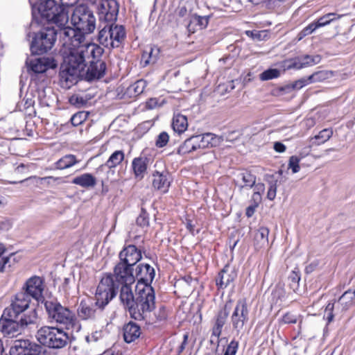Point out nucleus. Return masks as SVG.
Instances as JSON below:
<instances>
[{"label":"nucleus","mask_w":355,"mask_h":355,"mask_svg":"<svg viewBox=\"0 0 355 355\" xmlns=\"http://www.w3.org/2000/svg\"><path fill=\"white\" fill-rule=\"evenodd\" d=\"M105 71V64L100 60V57L94 59L91 58L80 78L85 77L89 80L100 78L104 75Z\"/></svg>","instance_id":"ddd939ff"},{"label":"nucleus","mask_w":355,"mask_h":355,"mask_svg":"<svg viewBox=\"0 0 355 355\" xmlns=\"http://www.w3.org/2000/svg\"><path fill=\"white\" fill-rule=\"evenodd\" d=\"M208 21L209 19L207 17L193 16L187 26L188 31L190 33H194L196 31V28H191L192 25L198 26L199 29H203L207 27Z\"/></svg>","instance_id":"58836bf2"},{"label":"nucleus","mask_w":355,"mask_h":355,"mask_svg":"<svg viewBox=\"0 0 355 355\" xmlns=\"http://www.w3.org/2000/svg\"><path fill=\"white\" fill-rule=\"evenodd\" d=\"M146 87V82L142 79L130 85L127 89V93L130 96H137L143 93Z\"/></svg>","instance_id":"4c0bfd02"},{"label":"nucleus","mask_w":355,"mask_h":355,"mask_svg":"<svg viewBox=\"0 0 355 355\" xmlns=\"http://www.w3.org/2000/svg\"><path fill=\"white\" fill-rule=\"evenodd\" d=\"M12 261H15L13 254L10 257H0V272L6 271L7 266L10 268L11 267Z\"/></svg>","instance_id":"09e8293b"},{"label":"nucleus","mask_w":355,"mask_h":355,"mask_svg":"<svg viewBox=\"0 0 355 355\" xmlns=\"http://www.w3.org/2000/svg\"><path fill=\"white\" fill-rule=\"evenodd\" d=\"M269 230L267 227H261L258 230L256 234V238L260 239V241L263 245L268 243Z\"/></svg>","instance_id":"3c124183"},{"label":"nucleus","mask_w":355,"mask_h":355,"mask_svg":"<svg viewBox=\"0 0 355 355\" xmlns=\"http://www.w3.org/2000/svg\"><path fill=\"white\" fill-rule=\"evenodd\" d=\"M88 114L85 112H78L74 114L71 118L73 125L77 126L83 123L87 118Z\"/></svg>","instance_id":"49530a36"},{"label":"nucleus","mask_w":355,"mask_h":355,"mask_svg":"<svg viewBox=\"0 0 355 355\" xmlns=\"http://www.w3.org/2000/svg\"><path fill=\"white\" fill-rule=\"evenodd\" d=\"M78 315L83 320H94L97 315L96 311L82 301L78 309Z\"/></svg>","instance_id":"f704fd0d"},{"label":"nucleus","mask_w":355,"mask_h":355,"mask_svg":"<svg viewBox=\"0 0 355 355\" xmlns=\"http://www.w3.org/2000/svg\"><path fill=\"white\" fill-rule=\"evenodd\" d=\"M228 315L229 311L227 309V305H225L223 309L220 310L216 315L215 322L211 330V336L210 340L211 343H216L218 344L219 337L221 335L222 329L225 324Z\"/></svg>","instance_id":"dca6fc26"},{"label":"nucleus","mask_w":355,"mask_h":355,"mask_svg":"<svg viewBox=\"0 0 355 355\" xmlns=\"http://www.w3.org/2000/svg\"><path fill=\"white\" fill-rule=\"evenodd\" d=\"M37 320V313L35 309L28 311L23 313L19 320V324L22 329L27 327L28 325L34 324Z\"/></svg>","instance_id":"c9c22d12"},{"label":"nucleus","mask_w":355,"mask_h":355,"mask_svg":"<svg viewBox=\"0 0 355 355\" xmlns=\"http://www.w3.org/2000/svg\"><path fill=\"white\" fill-rule=\"evenodd\" d=\"M71 23L76 27L74 30L85 34H90L96 29V18L93 12L86 6L80 5L74 10L71 15Z\"/></svg>","instance_id":"39448f33"},{"label":"nucleus","mask_w":355,"mask_h":355,"mask_svg":"<svg viewBox=\"0 0 355 355\" xmlns=\"http://www.w3.org/2000/svg\"><path fill=\"white\" fill-rule=\"evenodd\" d=\"M253 187H254V196H258V200H261V193H263V191L265 190L264 184L262 183H258V184L255 183V184Z\"/></svg>","instance_id":"680f3d73"},{"label":"nucleus","mask_w":355,"mask_h":355,"mask_svg":"<svg viewBox=\"0 0 355 355\" xmlns=\"http://www.w3.org/2000/svg\"><path fill=\"white\" fill-rule=\"evenodd\" d=\"M62 6H73L76 4L78 0H60Z\"/></svg>","instance_id":"338daca9"},{"label":"nucleus","mask_w":355,"mask_h":355,"mask_svg":"<svg viewBox=\"0 0 355 355\" xmlns=\"http://www.w3.org/2000/svg\"><path fill=\"white\" fill-rule=\"evenodd\" d=\"M58 35L55 27H46L35 34L31 44V52L34 54H42L51 50Z\"/></svg>","instance_id":"423d86ee"},{"label":"nucleus","mask_w":355,"mask_h":355,"mask_svg":"<svg viewBox=\"0 0 355 355\" xmlns=\"http://www.w3.org/2000/svg\"><path fill=\"white\" fill-rule=\"evenodd\" d=\"M299 316L291 313H287L284 315L281 320L283 324H295L298 322Z\"/></svg>","instance_id":"4d7b16f0"},{"label":"nucleus","mask_w":355,"mask_h":355,"mask_svg":"<svg viewBox=\"0 0 355 355\" xmlns=\"http://www.w3.org/2000/svg\"><path fill=\"white\" fill-rule=\"evenodd\" d=\"M329 78V73L325 71H317L312 75L309 76V80L311 82H320Z\"/></svg>","instance_id":"8fccbe9b"},{"label":"nucleus","mask_w":355,"mask_h":355,"mask_svg":"<svg viewBox=\"0 0 355 355\" xmlns=\"http://www.w3.org/2000/svg\"><path fill=\"white\" fill-rule=\"evenodd\" d=\"M137 224L141 227H146L149 224V218L148 214L144 209L141 210V214L137 218Z\"/></svg>","instance_id":"5fc2aeb1"},{"label":"nucleus","mask_w":355,"mask_h":355,"mask_svg":"<svg viewBox=\"0 0 355 355\" xmlns=\"http://www.w3.org/2000/svg\"><path fill=\"white\" fill-rule=\"evenodd\" d=\"M193 137L197 149L212 147L216 145L217 141V138L211 133H205Z\"/></svg>","instance_id":"bb28decb"},{"label":"nucleus","mask_w":355,"mask_h":355,"mask_svg":"<svg viewBox=\"0 0 355 355\" xmlns=\"http://www.w3.org/2000/svg\"><path fill=\"white\" fill-rule=\"evenodd\" d=\"M274 149L277 153H284L286 148L284 144L281 142H275L274 144Z\"/></svg>","instance_id":"0e129e2a"},{"label":"nucleus","mask_w":355,"mask_h":355,"mask_svg":"<svg viewBox=\"0 0 355 355\" xmlns=\"http://www.w3.org/2000/svg\"><path fill=\"white\" fill-rule=\"evenodd\" d=\"M112 275L103 277L96 292V304L103 308L115 296V289L118 287Z\"/></svg>","instance_id":"0eeeda50"},{"label":"nucleus","mask_w":355,"mask_h":355,"mask_svg":"<svg viewBox=\"0 0 355 355\" xmlns=\"http://www.w3.org/2000/svg\"><path fill=\"white\" fill-rule=\"evenodd\" d=\"M159 50L155 46L147 48L142 54L141 62L144 67L154 64L157 59Z\"/></svg>","instance_id":"473e14b6"},{"label":"nucleus","mask_w":355,"mask_h":355,"mask_svg":"<svg viewBox=\"0 0 355 355\" xmlns=\"http://www.w3.org/2000/svg\"><path fill=\"white\" fill-rule=\"evenodd\" d=\"M26 293L31 297L39 300L42 297V293L44 288V282L41 277L33 276L29 278L25 286Z\"/></svg>","instance_id":"f3484780"},{"label":"nucleus","mask_w":355,"mask_h":355,"mask_svg":"<svg viewBox=\"0 0 355 355\" xmlns=\"http://www.w3.org/2000/svg\"><path fill=\"white\" fill-rule=\"evenodd\" d=\"M44 306L51 322L63 325L68 330L80 331V325L74 313L69 309L61 305L57 300H46Z\"/></svg>","instance_id":"7ed1b4c3"},{"label":"nucleus","mask_w":355,"mask_h":355,"mask_svg":"<svg viewBox=\"0 0 355 355\" xmlns=\"http://www.w3.org/2000/svg\"><path fill=\"white\" fill-rule=\"evenodd\" d=\"M172 128L178 134L184 132L188 128L187 116L180 113H175L172 120Z\"/></svg>","instance_id":"c85d7f7f"},{"label":"nucleus","mask_w":355,"mask_h":355,"mask_svg":"<svg viewBox=\"0 0 355 355\" xmlns=\"http://www.w3.org/2000/svg\"><path fill=\"white\" fill-rule=\"evenodd\" d=\"M97 14L100 22L99 28L103 24L114 23L119 14V4L116 0H101L97 6Z\"/></svg>","instance_id":"9d476101"},{"label":"nucleus","mask_w":355,"mask_h":355,"mask_svg":"<svg viewBox=\"0 0 355 355\" xmlns=\"http://www.w3.org/2000/svg\"><path fill=\"white\" fill-rule=\"evenodd\" d=\"M55 327L49 326H44L39 329L36 334L37 341L46 347H49V343L51 340L52 334L55 332Z\"/></svg>","instance_id":"2f4dec72"},{"label":"nucleus","mask_w":355,"mask_h":355,"mask_svg":"<svg viewBox=\"0 0 355 355\" xmlns=\"http://www.w3.org/2000/svg\"><path fill=\"white\" fill-rule=\"evenodd\" d=\"M155 270L149 264H140L137 268V276L139 278L138 284L150 285L155 277Z\"/></svg>","instance_id":"5701e85b"},{"label":"nucleus","mask_w":355,"mask_h":355,"mask_svg":"<svg viewBox=\"0 0 355 355\" xmlns=\"http://www.w3.org/2000/svg\"><path fill=\"white\" fill-rule=\"evenodd\" d=\"M119 258L121 262L132 267L141 259V253L135 245H129L120 252Z\"/></svg>","instance_id":"6ab92c4d"},{"label":"nucleus","mask_w":355,"mask_h":355,"mask_svg":"<svg viewBox=\"0 0 355 355\" xmlns=\"http://www.w3.org/2000/svg\"><path fill=\"white\" fill-rule=\"evenodd\" d=\"M124 159V153L122 150L114 151L107 162L99 166L98 170L104 171L106 168L112 169L119 166Z\"/></svg>","instance_id":"c756f323"},{"label":"nucleus","mask_w":355,"mask_h":355,"mask_svg":"<svg viewBox=\"0 0 355 355\" xmlns=\"http://www.w3.org/2000/svg\"><path fill=\"white\" fill-rule=\"evenodd\" d=\"M98 41L107 49L119 47L125 41L126 32L122 25L114 23L106 24L100 28Z\"/></svg>","instance_id":"20e7f679"},{"label":"nucleus","mask_w":355,"mask_h":355,"mask_svg":"<svg viewBox=\"0 0 355 355\" xmlns=\"http://www.w3.org/2000/svg\"><path fill=\"white\" fill-rule=\"evenodd\" d=\"M150 161L146 157H139L133 159L132 166L136 178L141 180L144 177Z\"/></svg>","instance_id":"a878e982"},{"label":"nucleus","mask_w":355,"mask_h":355,"mask_svg":"<svg viewBox=\"0 0 355 355\" xmlns=\"http://www.w3.org/2000/svg\"><path fill=\"white\" fill-rule=\"evenodd\" d=\"M332 135L333 130L331 128L323 129L315 136L309 138L310 146H320L327 141Z\"/></svg>","instance_id":"7c9ffc66"},{"label":"nucleus","mask_w":355,"mask_h":355,"mask_svg":"<svg viewBox=\"0 0 355 355\" xmlns=\"http://www.w3.org/2000/svg\"><path fill=\"white\" fill-rule=\"evenodd\" d=\"M54 331L49 343V347L60 349L65 347L69 340L68 334L57 327H55Z\"/></svg>","instance_id":"b1692460"},{"label":"nucleus","mask_w":355,"mask_h":355,"mask_svg":"<svg viewBox=\"0 0 355 355\" xmlns=\"http://www.w3.org/2000/svg\"><path fill=\"white\" fill-rule=\"evenodd\" d=\"M312 146H310V143L309 144V146L306 148H304V149H302L300 153V159H302L304 157H305L306 155H308L309 154V152L311 150V148Z\"/></svg>","instance_id":"774afa93"},{"label":"nucleus","mask_w":355,"mask_h":355,"mask_svg":"<svg viewBox=\"0 0 355 355\" xmlns=\"http://www.w3.org/2000/svg\"><path fill=\"white\" fill-rule=\"evenodd\" d=\"M158 106V101L157 98H150L146 102V107L148 109H154Z\"/></svg>","instance_id":"69168bd1"},{"label":"nucleus","mask_w":355,"mask_h":355,"mask_svg":"<svg viewBox=\"0 0 355 355\" xmlns=\"http://www.w3.org/2000/svg\"><path fill=\"white\" fill-rule=\"evenodd\" d=\"M236 276L237 274L234 268L230 266H225L216 279V285L220 288H225L236 279Z\"/></svg>","instance_id":"aec40b11"},{"label":"nucleus","mask_w":355,"mask_h":355,"mask_svg":"<svg viewBox=\"0 0 355 355\" xmlns=\"http://www.w3.org/2000/svg\"><path fill=\"white\" fill-rule=\"evenodd\" d=\"M10 355H37V349L35 344L28 340H16L10 350Z\"/></svg>","instance_id":"a211bd4d"},{"label":"nucleus","mask_w":355,"mask_h":355,"mask_svg":"<svg viewBox=\"0 0 355 355\" xmlns=\"http://www.w3.org/2000/svg\"><path fill=\"white\" fill-rule=\"evenodd\" d=\"M340 15H338L334 12H329L327 13L322 17H320L315 22L318 28L320 27H323L324 26H327L329 24L331 21H334V20L340 18Z\"/></svg>","instance_id":"a19ab883"},{"label":"nucleus","mask_w":355,"mask_h":355,"mask_svg":"<svg viewBox=\"0 0 355 355\" xmlns=\"http://www.w3.org/2000/svg\"><path fill=\"white\" fill-rule=\"evenodd\" d=\"M300 58L302 59L303 68L316 64L319 63L321 60L320 55L311 56V55H306L304 56H300Z\"/></svg>","instance_id":"37998d69"},{"label":"nucleus","mask_w":355,"mask_h":355,"mask_svg":"<svg viewBox=\"0 0 355 355\" xmlns=\"http://www.w3.org/2000/svg\"><path fill=\"white\" fill-rule=\"evenodd\" d=\"M290 282V287L294 291L297 292L299 288V282L300 280V275L298 272L292 271L288 276Z\"/></svg>","instance_id":"c03bdc74"},{"label":"nucleus","mask_w":355,"mask_h":355,"mask_svg":"<svg viewBox=\"0 0 355 355\" xmlns=\"http://www.w3.org/2000/svg\"><path fill=\"white\" fill-rule=\"evenodd\" d=\"M135 303L130 310L132 318L136 320H145L151 322L153 320L152 312L155 309V291L150 285L137 284Z\"/></svg>","instance_id":"f03ea898"},{"label":"nucleus","mask_w":355,"mask_h":355,"mask_svg":"<svg viewBox=\"0 0 355 355\" xmlns=\"http://www.w3.org/2000/svg\"><path fill=\"white\" fill-rule=\"evenodd\" d=\"M286 62L288 63V65H286V68L288 69H302V62L300 57H297L294 59L286 60Z\"/></svg>","instance_id":"6e6d98bb"},{"label":"nucleus","mask_w":355,"mask_h":355,"mask_svg":"<svg viewBox=\"0 0 355 355\" xmlns=\"http://www.w3.org/2000/svg\"><path fill=\"white\" fill-rule=\"evenodd\" d=\"M18 316L6 317L5 311H3L1 318L0 319V330L1 331L10 337H14L20 334L22 329L19 322L17 320Z\"/></svg>","instance_id":"2eb2a0df"},{"label":"nucleus","mask_w":355,"mask_h":355,"mask_svg":"<svg viewBox=\"0 0 355 355\" xmlns=\"http://www.w3.org/2000/svg\"><path fill=\"white\" fill-rule=\"evenodd\" d=\"M239 343L235 340H232L225 349L224 355H236Z\"/></svg>","instance_id":"13d9d810"},{"label":"nucleus","mask_w":355,"mask_h":355,"mask_svg":"<svg viewBox=\"0 0 355 355\" xmlns=\"http://www.w3.org/2000/svg\"><path fill=\"white\" fill-rule=\"evenodd\" d=\"M234 181L240 189H250L256 183V176L248 171H243L236 174Z\"/></svg>","instance_id":"412c9836"},{"label":"nucleus","mask_w":355,"mask_h":355,"mask_svg":"<svg viewBox=\"0 0 355 355\" xmlns=\"http://www.w3.org/2000/svg\"><path fill=\"white\" fill-rule=\"evenodd\" d=\"M318 28V26L315 21L311 23L307 26L304 28L297 35V40L298 41L301 40L304 37L311 34L313 33L316 29Z\"/></svg>","instance_id":"de8ad7c7"},{"label":"nucleus","mask_w":355,"mask_h":355,"mask_svg":"<svg viewBox=\"0 0 355 355\" xmlns=\"http://www.w3.org/2000/svg\"><path fill=\"white\" fill-rule=\"evenodd\" d=\"M114 276L116 282L121 284H133L135 282L132 272V267L124 262H119L116 265L114 270Z\"/></svg>","instance_id":"4468645a"},{"label":"nucleus","mask_w":355,"mask_h":355,"mask_svg":"<svg viewBox=\"0 0 355 355\" xmlns=\"http://www.w3.org/2000/svg\"><path fill=\"white\" fill-rule=\"evenodd\" d=\"M30 302L31 298L28 294L24 292L17 293L10 306L3 311L6 317L19 316L29 308Z\"/></svg>","instance_id":"9b49d317"},{"label":"nucleus","mask_w":355,"mask_h":355,"mask_svg":"<svg viewBox=\"0 0 355 355\" xmlns=\"http://www.w3.org/2000/svg\"><path fill=\"white\" fill-rule=\"evenodd\" d=\"M132 284H123L119 295L121 304L129 313L136 301V298H135L132 292Z\"/></svg>","instance_id":"4be33fe9"},{"label":"nucleus","mask_w":355,"mask_h":355,"mask_svg":"<svg viewBox=\"0 0 355 355\" xmlns=\"http://www.w3.org/2000/svg\"><path fill=\"white\" fill-rule=\"evenodd\" d=\"M153 187L163 193L167 192L171 184L168 174L156 171L153 174Z\"/></svg>","instance_id":"393cba45"},{"label":"nucleus","mask_w":355,"mask_h":355,"mask_svg":"<svg viewBox=\"0 0 355 355\" xmlns=\"http://www.w3.org/2000/svg\"><path fill=\"white\" fill-rule=\"evenodd\" d=\"M195 144V140L192 136L190 138L186 139L184 142L181 146H180L178 149V153L181 155H184L186 154L197 150L198 149Z\"/></svg>","instance_id":"ea45409f"},{"label":"nucleus","mask_w":355,"mask_h":355,"mask_svg":"<svg viewBox=\"0 0 355 355\" xmlns=\"http://www.w3.org/2000/svg\"><path fill=\"white\" fill-rule=\"evenodd\" d=\"M168 313L166 308L164 306H160L153 314V320L150 323H154L157 321L165 320L167 318Z\"/></svg>","instance_id":"a18cd8bd"},{"label":"nucleus","mask_w":355,"mask_h":355,"mask_svg":"<svg viewBox=\"0 0 355 355\" xmlns=\"http://www.w3.org/2000/svg\"><path fill=\"white\" fill-rule=\"evenodd\" d=\"M60 53L64 64L60 73V80L65 87H70L78 82L92 59L101 57L103 50L98 45L86 41L85 37L74 29H65Z\"/></svg>","instance_id":"f257e3e1"},{"label":"nucleus","mask_w":355,"mask_h":355,"mask_svg":"<svg viewBox=\"0 0 355 355\" xmlns=\"http://www.w3.org/2000/svg\"><path fill=\"white\" fill-rule=\"evenodd\" d=\"M280 71L277 69H269L259 75V78L261 80H269L273 78H278L280 76Z\"/></svg>","instance_id":"79ce46f5"},{"label":"nucleus","mask_w":355,"mask_h":355,"mask_svg":"<svg viewBox=\"0 0 355 355\" xmlns=\"http://www.w3.org/2000/svg\"><path fill=\"white\" fill-rule=\"evenodd\" d=\"M169 140V135L166 132H161L156 140L155 145L158 148H162L165 146Z\"/></svg>","instance_id":"864d4df0"},{"label":"nucleus","mask_w":355,"mask_h":355,"mask_svg":"<svg viewBox=\"0 0 355 355\" xmlns=\"http://www.w3.org/2000/svg\"><path fill=\"white\" fill-rule=\"evenodd\" d=\"M72 183L84 188L94 187L96 184V179L90 173H84L74 178Z\"/></svg>","instance_id":"72a5a7b5"},{"label":"nucleus","mask_w":355,"mask_h":355,"mask_svg":"<svg viewBox=\"0 0 355 355\" xmlns=\"http://www.w3.org/2000/svg\"><path fill=\"white\" fill-rule=\"evenodd\" d=\"M277 180L271 182L267 193V198L270 200H273L277 193Z\"/></svg>","instance_id":"bf43d9fd"},{"label":"nucleus","mask_w":355,"mask_h":355,"mask_svg":"<svg viewBox=\"0 0 355 355\" xmlns=\"http://www.w3.org/2000/svg\"><path fill=\"white\" fill-rule=\"evenodd\" d=\"M230 319L233 330L237 335L243 333L245 325L249 320V309L245 299L237 301Z\"/></svg>","instance_id":"1a4fd4ad"},{"label":"nucleus","mask_w":355,"mask_h":355,"mask_svg":"<svg viewBox=\"0 0 355 355\" xmlns=\"http://www.w3.org/2000/svg\"><path fill=\"white\" fill-rule=\"evenodd\" d=\"M301 159L297 156H291L289 159L288 168L292 169L293 173H297L300 169L299 163Z\"/></svg>","instance_id":"603ef678"},{"label":"nucleus","mask_w":355,"mask_h":355,"mask_svg":"<svg viewBox=\"0 0 355 355\" xmlns=\"http://www.w3.org/2000/svg\"><path fill=\"white\" fill-rule=\"evenodd\" d=\"M355 304V289L345 291L335 303H329L325 309L327 314V319L330 322L332 320L334 314L340 315L347 311Z\"/></svg>","instance_id":"6e6552de"},{"label":"nucleus","mask_w":355,"mask_h":355,"mask_svg":"<svg viewBox=\"0 0 355 355\" xmlns=\"http://www.w3.org/2000/svg\"><path fill=\"white\" fill-rule=\"evenodd\" d=\"M101 331H95L86 337L87 342L97 341L101 337Z\"/></svg>","instance_id":"e2e57ef3"},{"label":"nucleus","mask_w":355,"mask_h":355,"mask_svg":"<svg viewBox=\"0 0 355 355\" xmlns=\"http://www.w3.org/2000/svg\"><path fill=\"white\" fill-rule=\"evenodd\" d=\"M140 334V327L135 322H130L123 327V338L126 343H130L135 341Z\"/></svg>","instance_id":"cd10ccee"},{"label":"nucleus","mask_w":355,"mask_h":355,"mask_svg":"<svg viewBox=\"0 0 355 355\" xmlns=\"http://www.w3.org/2000/svg\"><path fill=\"white\" fill-rule=\"evenodd\" d=\"M78 162V161L77 160L76 156L73 155H67L60 158L55 163V168L57 169L63 170L73 166Z\"/></svg>","instance_id":"e433bc0d"},{"label":"nucleus","mask_w":355,"mask_h":355,"mask_svg":"<svg viewBox=\"0 0 355 355\" xmlns=\"http://www.w3.org/2000/svg\"><path fill=\"white\" fill-rule=\"evenodd\" d=\"M26 65L28 71L34 73H42L49 69L55 68L57 63L53 58L42 57L27 60Z\"/></svg>","instance_id":"f8f14e48"},{"label":"nucleus","mask_w":355,"mask_h":355,"mask_svg":"<svg viewBox=\"0 0 355 355\" xmlns=\"http://www.w3.org/2000/svg\"><path fill=\"white\" fill-rule=\"evenodd\" d=\"M246 34L248 36H251L252 38L257 39L258 40H261L263 39L267 35L266 31H246Z\"/></svg>","instance_id":"052dcab7"}]
</instances>
